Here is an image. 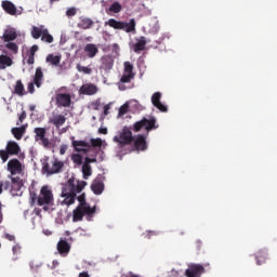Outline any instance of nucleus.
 <instances>
[{
	"instance_id": "f257e3e1",
	"label": "nucleus",
	"mask_w": 277,
	"mask_h": 277,
	"mask_svg": "<svg viewBox=\"0 0 277 277\" xmlns=\"http://www.w3.org/2000/svg\"><path fill=\"white\" fill-rule=\"evenodd\" d=\"M88 185L85 181H75V179H69L67 183L63 186L62 189V205H66V207H70V205H75V200H77V194H81L83 189Z\"/></svg>"
},
{
	"instance_id": "f03ea898",
	"label": "nucleus",
	"mask_w": 277,
	"mask_h": 277,
	"mask_svg": "<svg viewBox=\"0 0 277 277\" xmlns=\"http://www.w3.org/2000/svg\"><path fill=\"white\" fill-rule=\"evenodd\" d=\"M64 170V161L57 158H45L42 162V171L47 176H53V174H60Z\"/></svg>"
},
{
	"instance_id": "7ed1b4c3",
	"label": "nucleus",
	"mask_w": 277,
	"mask_h": 277,
	"mask_svg": "<svg viewBox=\"0 0 277 277\" xmlns=\"http://www.w3.org/2000/svg\"><path fill=\"white\" fill-rule=\"evenodd\" d=\"M158 128L159 126H157V118L149 116V118L144 117L142 120L134 122L131 129L134 131V133H140V131L144 129L148 135L150 131Z\"/></svg>"
},
{
	"instance_id": "20e7f679",
	"label": "nucleus",
	"mask_w": 277,
	"mask_h": 277,
	"mask_svg": "<svg viewBox=\"0 0 277 277\" xmlns=\"http://www.w3.org/2000/svg\"><path fill=\"white\" fill-rule=\"evenodd\" d=\"M105 25H108V27H111L113 29L126 31V34H131L135 31V19L133 18L130 19L129 23L120 22L115 18H109L107 22H105Z\"/></svg>"
},
{
	"instance_id": "39448f33",
	"label": "nucleus",
	"mask_w": 277,
	"mask_h": 277,
	"mask_svg": "<svg viewBox=\"0 0 277 277\" xmlns=\"http://www.w3.org/2000/svg\"><path fill=\"white\" fill-rule=\"evenodd\" d=\"M133 137L131 128L124 127L119 135L114 137V142H116L120 148H124V146H131V144H133Z\"/></svg>"
},
{
	"instance_id": "423d86ee",
	"label": "nucleus",
	"mask_w": 277,
	"mask_h": 277,
	"mask_svg": "<svg viewBox=\"0 0 277 277\" xmlns=\"http://www.w3.org/2000/svg\"><path fill=\"white\" fill-rule=\"evenodd\" d=\"M53 200H54L53 190H51V188H49V186H43L38 196L37 205L39 207H44V205L47 207H49V205L53 203Z\"/></svg>"
},
{
	"instance_id": "0eeeda50",
	"label": "nucleus",
	"mask_w": 277,
	"mask_h": 277,
	"mask_svg": "<svg viewBox=\"0 0 277 277\" xmlns=\"http://www.w3.org/2000/svg\"><path fill=\"white\" fill-rule=\"evenodd\" d=\"M35 142H38L43 148H51L53 143L47 137V128H35Z\"/></svg>"
},
{
	"instance_id": "6e6552de",
	"label": "nucleus",
	"mask_w": 277,
	"mask_h": 277,
	"mask_svg": "<svg viewBox=\"0 0 277 277\" xmlns=\"http://www.w3.org/2000/svg\"><path fill=\"white\" fill-rule=\"evenodd\" d=\"M93 213H96V207L83 208L81 206H77L74 210L72 222H81L84 215H93Z\"/></svg>"
},
{
	"instance_id": "1a4fd4ad",
	"label": "nucleus",
	"mask_w": 277,
	"mask_h": 277,
	"mask_svg": "<svg viewBox=\"0 0 277 277\" xmlns=\"http://www.w3.org/2000/svg\"><path fill=\"white\" fill-rule=\"evenodd\" d=\"M71 146L74 147L76 153H82L83 155H88V153L92 150V146L85 141H76L75 136H71Z\"/></svg>"
},
{
	"instance_id": "9d476101",
	"label": "nucleus",
	"mask_w": 277,
	"mask_h": 277,
	"mask_svg": "<svg viewBox=\"0 0 277 277\" xmlns=\"http://www.w3.org/2000/svg\"><path fill=\"white\" fill-rule=\"evenodd\" d=\"M205 274V266L202 264H190L185 271V276L187 277H200Z\"/></svg>"
},
{
	"instance_id": "9b49d317",
	"label": "nucleus",
	"mask_w": 277,
	"mask_h": 277,
	"mask_svg": "<svg viewBox=\"0 0 277 277\" xmlns=\"http://www.w3.org/2000/svg\"><path fill=\"white\" fill-rule=\"evenodd\" d=\"M55 101L57 107H70V104L72 103V98L68 93H57L55 95Z\"/></svg>"
},
{
	"instance_id": "f8f14e48",
	"label": "nucleus",
	"mask_w": 277,
	"mask_h": 277,
	"mask_svg": "<svg viewBox=\"0 0 277 277\" xmlns=\"http://www.w3.org/2000/svg\"><path fill=\"white\" fill-rule=\"evenodd\" d=\"M97 93L98 87L94 83H84L79 89V94H83L84 96H94Z\"/></svg>"
},
{
	"instance_id": "ddd939ff",
	"label": "nucleus",
	"mask_w": 277,
	"mask_h": 277,
	"mask_svg": "<svg viewBox=\"0 0 277 277\" xmlns=\"http://www.w3.org/2000/svg\"><path fill=\"white\" fill-rule=\"evenodd\" d=\"M11 195L12 196H23V180L21 177H12Z\"/></svg>"
},
{
	"instance_id": "4468645a",
	"label": "nucleus",
	"mask_w": 277,
	"mask_h": 277,
	"mask_svg": "<svg viewBox=\"0 0 277 277\" xmlns=\"http://www.w3.org/2000/svg\"><path fill=\"white\" fill-rule=\"evenodd\" d=\"M133 146L135 150H146L148 145L146 143V136L144 134H137L133 136Z\"/></svg>"
},
{
	"instance_id": "2eb2a0df",
	"label": "nucleus",
	"mask_w": 277,
	"mask_h": 277,
	"mask_svg": "<svg viewBox=\"0 0 277 277\" xmlns=\"http://www.w3.org/2000/svg\"><path fill=\"white\" fill-rule=\"evenodd\" d=\"M114 68V56L104 55L101 58L100 70H104V72H109Z\"/></svg>"
},
{
	"instance_id": "dca6fc26",
	"label": "nucleus",
	"mask_w": 277,
	"mask_h": 277,
	"mask_svg": "<svg viewBox=\"0 0 277 277\" xmlns=\"http://www.w3.org/2000/svg\"><path fill=\"white\" fill-rule=\"evenodd\" d=\"M151 103L156 109H159V111H168V106L161 103V92H155L151 95Z\"/></svg>"
},
{
	"instance_id": "f3484780",
	"label": "nucleus",
	"mask_w": 277,
	"mask_h": 277,
	"mask_svg": "<svg viewBox=\"0 0 277 277\" xmlns=\"http://www.w3.org/2000/svg\"><path fill=\"white\" fill-rule=\"evenodd\" d=\"M8 170L11 174H21L23 172V164H21L18 159H11L8 162Z\"/></svg>"
},
{
	"instance_id": "a211bd4d",
	"label": "nucleus",
	"mask_w": 277,
	"mask_h": 277,
	"mask_svg": "<svg viewBox=\"0 0 277 277\" xmlns=\"http://www.w3.org/2000/svg\"><path fill=\"white\" fill-rule=\"evenodd\" d=\"M1 5L2 10H4L6 14H10V16H16L18 9H16V5L12 3V1L3 0Z\"/></svg>"
},
{
	"instance_id": "6ab92c4d",
	"label": "nucleus",
	"mask_w": 277,
	"mask_h": 277,
	"mask_svg": "<svg viewBox=\"0 0 277 277\" xmlns=\"http://www.w3.org/2000/svg\"><path fill=\"white\" fill-rule=\"evenodd\" d=\"M91 189L93 194H95L96 196H101V194H103V190L105 189V184L103 183V180L96 177L91 184Z\"/></svg>"
},
{
	"instance_id": "aec40b11",
	"label": "nucleus",
	"mask_w": 277,
	"mask_h": 277,
	"mask_svg": "<svg viewBox=\"0 0 277 277\" xmlns=\"http://www.w3.org/2000/svg\"><path fill=\"white\" fill-rule=\"evenodd\" d=\"M50 124L60 129V127H64L66 124V116L64 115H54L52 118L49 119Z\"/></svg>"
},
{
	"instance_id": "412c9836",
	"label": "nucleus",
	"mask_w": 277,
	"mask_h": 277,
	"mask_svg": "<svg viewBox=\"0 0 277 277\" xmlns=\"http://www.w3.org/2000/svg\"><path fill=\"white\" fill-rule=\"evenodd\" d=\"M36 88H42V81H44V72H42V67H37L34 76Z\"/></svg>"
},
{
	"instance_id": "4be33fe9",
	"label": "nucleus",
	"mask_w": 277,
	"mask_h": 277,
	"mask_svg": "<svg viewBox=\"0 0 277 277\" xmlns=\"http://www.w3.org/2000/svg\"><path fill=\"white\" fill-rule=\"evenodd\" d=\"M84 53L90 58L96 57V55L98 54V48L94 43H88L84 47Z\"/></svg>"
},
{
	"instance_id": "5701e85b",
	"label": "nucleus",
	"mask_w": 277,
	"mask_h": 277,
	"mask_svg": "<svg viewBox=\"0 0 277 277\" xmlns=\"http://www.w3.org/2000/svg\"><path fill=\"white\" fill-rule=\"evenodd\" d=\"M57 251L61 254H68V252H70V243H68V241L61 239L57 242Z\"/></svg>"
},
{
	"instance_id": "b1692460",
	"label": "nucleus",
	"mask_w": 277,
	"mask_h": 277,
	"mask_svg": "<svg viewBox=\"0 0 277 277\" xmlns=\"http://www.w3.org/2000/svg\"><path fill=\"white\" fill-rule=\"evenodd\" d=\"M94 21L89 17H80V21L78 23L79 29H92Z\"/></svg>"
},
{
	"instance_id": "393cba45",
	"label": "nucleus",
	"mask_w": 277,
	"mask_h": 277,
	"mask_svg": "<svg viewBox=\"0 0 277 277\" xmlns=\"http://www.w3.org/2000/svg\"><path fill=\"white\" fill-rule=\"evenodd\" d=\"M6 150L9 155H18V153H21V147L18 146V143L10 141L6 144Z\"/></svg>"
},
{
	"instance_id": "a878e982",
	"label": "nucleus",
	"mask_w": 277,
	"mask_h": 277,
	"mask_svg": "<svg viewBox=\"0 0 277 277\" xmlns=\"http://www.w3.org/2000/svg\"><path fill=\"white\" fill-rule=\"evenodd\" d=\"M15 38H18V35L14 29H6L2 36L4 42H12Z\"/></svg>"
},
{
	"instance_id": "bb28decb",
	"label": "nucleus",
	"mask_w": 277,
	"mask_h": 277,
	"mask_svg": "<svg viewBox=\"0 0 277 277\" xmlns=\"http://www.w3.org/2000/svg\"><path fill=\"white\" fill-rule=\"evenodd\" d=\"M144 49H146V37H141L133 45V51L134 53H140V51H144Z\"/></svg>"
},
{
	"instance_id": "cd10ccee",
	"label": "nucleus",
	"mask_w": 277,
	"mask_h": 277,
	"mask_svg": "<svg viewBox=\"0 0 277 277\" xmlns=\"http://www.w3.org/2000/svg\"><path fill=\"white\" fill-rule=\"evenodd\" d=\"M44 26H32L31 28V36L35 40H38L39 38H42V35L44 34Z\"/></svg>"
},
{
	"instance_id": "c85d7f7f",
	"label": "nucleus",
	"mask_w": 277,
	"mask_h": 277,
	"mask_svg": "<svg viewBox=\"0 0 277 277\" xmlns=\"http://www.w3.org/2000/svg\"><path fill=\"white\" fill-rule=\"evenodd\" d=\"M267 256H268V254L265 250H260L255 254L256 265H263L267 261Z\"/></svg>"
},
{
	"instance_id": "c756f323",
	"label": "nucleus",
	"mask_w": 277,
	"mask_h": 277,
	"mask_svg": "<svg viewBox=\"0 0 277 277\" xmlns=\"http://www.w3.org/2000/svg\"><path fill=\"white\" fill-rule=\"evenodd\" d=\"M45 62L48 64H51V66H60V63L62 62V56L49 54L45 58Z\"/></svg>"
},
{
	"instance_id": "7c9ffc66",
	"label": "nucleus",
	"mask_w": 277,
	"mask_h": 277,
	"mask_svg": "<svg viewBox=\"0 0 277 277\" xmlns=\"http://www.w3.org/2000/svg\"><path fill=\"white\" fill-rule=\"evenodd\" d=\"M14 93L17 94V96H25V85L22 80L15 82Z\"/></svg>"
},
{
	"instance_id": "2f4dec72",
	"label": "nucleus",
	"mask_w": 277,
	"mask_h": 277,
	"mask_svg": "<svg viewBox=\"0 0 277 277\" xmlns=\"http://www.w3.org/2000/svg\"><path fill=\"white\" fill-rule=\"evenodd\" d=\"M12 133L15 140H23V135H25V127L13 128Z\"/></svg>"
},
{
	"instance_id": "473e14b6",
	"label": "nucleus",
	"mask_w": 277,
	"mask_h": 277,
	"mask_svg": "<svg viewBox=\"0 0 277 277\" xmlns=\"http://www.w3.org/2000/svg\"><path fill=\"white\" fill-rule=\"evenodd\" d=\"M6 66H12V58L10 56H1L0 57V68L1 70H4Z\"/></svg>"
},
{
	"instance_id": "72a5a7b5",
	"label": "nucleus",
	"mask_w": 277,
	"mask_h": 277,
	"mask_svg": "<svg viewBox=\"0 0 277 277\" xmlns=\"http://www.w3.org/2000/svg\"><path fill=\"white\" fill-rule=\"evenodd\" d=\"M82 174H83V179L85 180L90 179V176H92V166L83 163Z\"/></svg>"
},
{
	"instance_id": "f704fd0d",
	"label": "nucleus",
	"mask_w": 277,
	"mask_h": 277,
	"mask_svg": "<svg viewBox=\"0 0 277 277\" xmlns=\"http://www.w3.org/2000/svg\"><path fill=\"white\" fill-rule=\"evenodd\" d=\"M41 41L47 42L48 44L53 43V36L49 34V29L45 28V30H43V35H41Z\"/></svg>"
},
{
	"instance_id": "c9c22d12",
	"label": "nucleus",
	"mask_w": 277,
	"mask_h": 277,
	"mask_svg": "<svg viewBox=\"0 0 277 277\" xmlns=\"http://www.w3.org/2000/svg\"><path fill=\"white\" fill-rule=\"evenodd\" d=\"M108 11L114 12V14H120V12H122V4H120V2H114Z\"/></svg>"
},
{
	"instance_id": "e433bc0d",
	"label": "nucleus",
	"mask_w": 277,
	"mask_h": 277,
	"mask_svg": "<svg viewBox=\"0 0 277 277\" xmlns=\"http://www.w3.org/2000/svg\"><path fill=\"white\" fill-rule=\"evenodd\" d=\"M77 200L79 202L78 207H82L84 209H92L88 202H85V193L81 194L80 196L77 197Z\"/></svg>"
},
{
	"instance_id": "4c0bfd02",
	"label": "nucleus",
	"mask_w": 277,
	"mask_h": 277,
	"mask_svg": "<svg viewBox=\"0 0 277 277\" xmlns=\"http://www.w3.org/2000/svg\"><path fill=\"white\" fill-rule=\"evenodd\" d=\"M93 158L90 157H85L84 158V164L90 166V163H96V156L98 155V150H96V148H93Z\"/></svg>"
},
{
	"instance_id": "58836bf2",
	"label": "nucleus",
	"mask_w": 277,
	"mask_h": 277,
	"mask_svg": "<svg viewBox=\"0 0 277 277\" xmlns=\"http://www.w3.org/2000/svg\"><path fill=\"white\" fill-rule=\"evenodd\" d=\"M29 196H30L31 205H36V202L38 203V196L39 195L34 189V186H31L29 188Z\"/></svg>"
},
{
	"instance_id": "ea45409f",
	"label": "nucleus",
	"mask_w": 277,
	"mask_h": 277,
	"mask_svg": "<svg viewBox=\"0 0 277 277\" xmlns=\"http://www.w3.org/2000/svg\"><path fill=\"white\" fill-rule=\"evenodd\" d=\"M78 72H83V75H92V68L90 67H85V66H82L80 64H78L76 66Z\"/></svg>"
},
{
	"instance_id": "a19ab883",
	"label": "nucleus",
	"mask_w": 277,
	"mask_h": 277,
	"mask_svg": "<svg viewBox=\"0 0 277 277\" xmlns=\"http://www.w3.org/2000/svg\"><path fill=\"white\" fill-rule=\"evenodd\" d=\"M71 161L76 163V166H81L83 163V157L81 154L71 155Z\"/></svg>"
},
{
	"instance_id": "79ce46f5",
	"label": "nucleus",
	"mask_w": 277,
	"mask_h": 277,
	"mask_svg": "<svg viewBox=\"0 0 277 277\" xmlns=\"http://www.w3.org/2000/svg\"><path fill=\"white\" fill-rule=\"evenodd\" d=\"M123 66H124L123 74L135 75V74H133V65L131 64V62H124Z\"/></svg>"
},
{
	"instance_id": "37998d69",
	"label": "nucleus",
	"mask_w": 277,
	"mask_h": 277,
	"mask_svg": "<svg viewBox=\"0 0 277 277\" xmlns=\"http://www.w3.org/2000/svg\"><path fill=\"white\" fill-rule=\"evenodd\" d=\"M135 75H131V74H124L122 75L120 81L121 83H131V80L134 79Z\"/></svg>"
},
{
	"instance_id": "c03bdc74",
	"label": "nucleus",
	"mask_w": 277,
	"mask_h": 277,
	"mask_svg": "<svg viewBox=\"0 0 277 277\" xmlns=\"http://www.w3.org/2000/svg\"><path fill=\"white\" fill-rule=\"evenodd\" d=\"M90 144L93 148H101V146H103V140L101 138H91L90 140Z\"/></svg>"
},
{
	"instance_id": "a18cd8bd",
	"label": "nucleus",
	"mask_w": 277,
	"mask_h": 277,
	"mask_svg": "<svg viewBox=\"0 0 277 277\" xmlns=\"http://www.w3.org/2000/svg\"><path fill=\"white\" fill-rule=\"evenodd\" d=\"M5 48L9 49V51H12V53H18V45L14 42L6 43Z\"/></svg>"
},
{
	"instance_id": "49530a36",
	"label": "nucleus",
	"mask_w": 277,
	"mask_h": 277,
	"mask_svg": "<svg viewBox=\"0 0 277 277\" xmlns=\"http://www.w3.org/2000/svg\"><path fill=\"white\" fill-rule=\"evenodd\" d=\"M0 159H2L3 163H5V161H8V159H10V153L3 149H0Z\"/></svg>"
},
{
	"instance_id": "de8ad7c7",
	"label": "nucleus",
	"mask_w": 277,
	"mask_h": 277,
	"mask_svg": "<svg viewBox=\"0 0 277 277\" xmlns=\"http://www.w3.org/2000/svg\"><path fill=\"white\" fill-rule=\"evenodd\" d=\"M1 187L2 189H4L5 192H8V189L10 190V194H12V182L10 181H5L1 183Z\"/></svg>"
},
{
	"instance_id": "09e8293b",
	"label": "nucleus",
	"mask_w": 277,
	"mask_h": 277,
	"mask_svg": "<svg viewBox=\"0 0 277 277\" xmlns=\"http://www.w3.org/2000/svg\"><path fill=\"white\" fill-rule=\"evenodd\" d=\"M128 111H129V104H123V105L119 108L118 116H124Z\"/></svg>"
},
{
	"instance_id": "8fccbe9b",
	"label": "nucleus",
	"mask_w": 277,
	"mask_h": 277,
	"mask_svg": "<svg viewBox=\"0 0 277 277\" xmlns=\"http://www.w3.org/2000/svg\"><path fill=\"white\" fill-rule=\"evenodd\" d=\"M77 14V9L76 8H69L66 11V16L71 17L75 16Z\"/></svg>"
},
{
	"instance_id": "3c124183",
	"label": "nucleus",
	"mask_w": 277,
	"mask_h": 277,
	"mask_svg": "<svg viewBox=\"0 0 277 277\" xmlns=\"http://www.w3.org/2000/svg\"><path fill=\"white\" fill-rule=\"evenodd\" d=\"M35 85H36L35 81L28 83L27 90H28L29 94H34V92H36Z\"/></svg>"
},
{
	"instance_id": "603ef678",
	"label": "nucleus",
	"mask_w": 277,
	"mask_h": 277,
	"mask_svg": "<svg viewBox=\"0 0 277 277\" xmlns=\"http://www.w3.org/2000/svg\"><path fill=\"white\" fill-rule=\"evenodd\" d=\"M26 62L29 66L34 65V63L36 62V56L34 54H29Z\"/></svg>"
},
{
	"instance_id": "864d4df0",
	"label": "nucleus",
	"mask_w": 277,
	"mask_h": 277,
	"mask_svg": "<svg viewBox=\"0 0 277 277\" xmlns=\"http://www.w3.org/2000/svg\"><path fill=\"white\" fill-rule=\"evenodd\" d=\"M21 250H22V247L18 243L13 246L12 248L13 254H21Z\"/></svg>"
},
{
	"instance_id": "5fc2aeb1",
	"label": "nucleus",
	"mask_w": 277,
	"mask_h": 277,
	"mask_svg": "<svg viewBox=\"0 0 277 277\" xmlns=\"http://www.w3.org/2000/svg\"><path fill=\"white\" fill-rule=\"evenodd\" d=\"M148 0H132L133 5H141L142 8H145L144 2Z\"/></svg>"
},
{
	"instance_id": "6e6d98bb",
	"label": "nucleus",
	"mask_w": 277,
	"mask_h": 277,
	"mask_svg": "<svg viewBox=\"0 0 277 277\" xmlns=\"http://www.w3.org/2000/svg\"><path fill=\"white\" fill-rule=\"evenodd\" d=\"M66 150H68V145H61L60 155H66Z\"/></svg>"
},
{
	"instance_id": "4d7b16f0",
	"label": "nucleus",
	"mask_w": 277,
	"mask_h": 277,
	"mask_svg": "<svg viewBox=\"0 0 277 277\" xmlns=\"http://www.w3.org/2000/svg\"><path fill=\"white\" fill-rule=\"evenodd\" d=\"M4 239H8V241H15L16 237L11 234H5Z\"/></svg>"
},
{
	"instance_id": "13d9d810",
	"label": "nucleus",
	"mask_w": 277,
	"mask_h": 277,
	"mask_svg": "<svg viewBox=\"0 0 277 277\" xmlns=\"http://www.w3.org/2000/svg\"><path fill=\"white\" fill-rule=\"evenodd\" d=\"M109 109H111V105L106 104L104 106V116H109Z\"/></svg>"
},
{
	"instance_id": "bf43d9fd",
	"label": "nucleus",
	"mask_w": 277,
	"mask_h": 277,
	"mask_svg": "<svg viewBox=\"0 0 277 277\" xmlns=\"http://www.w3.org/2000/svg\"><path fill=\"white\" fill-rule=\"evenodd\" d=\"M27 118V113L23 110L18 117L19 122H23Z\"/></svg>"
},
{
	"instance_id": "052dcab7",
	"label": "nucleus",
	"mask_w": 277,
	"mask_h": 277,
	"mask_svg": "<svg viewBox=\"0 0 277 277\" xmlns=\"http://www.w3.org/2000/svg\"><path fill=\"white\" fill-rule=\"evenodd\" d=\"M38 51V45H32L31 48H30V53H29V55H35L36 56V52Z\"/></svg>"
},
{
	"instance_id": "680f3d73",
	"label": "nucleus",
	"mask_w": 277,
	"mask_h": 277,
	"mask_svg": "<svg viewBox=\"0 0 277 277\" xmlns=\"http://www.w3.org/2000/svg\"><path fill=\"white\" fill-rule=\"evenodd\" d=\"M201 266L203 267V273H206L207 269H211V264L209 263H203Z\"/></svg>"
},
{
	"instance_id": "e2e57ef3",
	"label": "nucleus",
	"mask_w": 277,
	"mask_h": 277,
	"mask_svg": "<svg viewBox=\"0 0 277 277\" xmlns=\"http://www.w3.org/2000/svg\"><path fill=\"white\" fill-rule=\"evenodd\" d=\"M98 133H102V135H107V128H100Z\"/></svg>"
},
{
	"instance_id": "0e129e2a",
	"label": "nucleus",
	"mask_w": 277,
	"mask_h": 277,
	"mask_svg": "<svg viewBox=\"0 0 277 277\" xmlns=\"http://www.w3.org/2000/svg\"><path fill=\"white\" fill-rule=\"evenodd\" d=\"M78 277H90V274L88 272L79 273Z\"/></svg>"
},
{
	"instance_id": "69168bd1",
	"label": "nucleus",
	"mask_w": 277,
	"mask_h": 277,
	"mask_svg": "<svg viewBox=\"0 0 277 277\" xmlns=\"http://www.w3.org/2000/svg\"><path fill=\"white\" fill-rule=\"evenodd\" d=\"M57 265H60V262L57 260H54L52 262V269H55V267H57Z\"/></svg>"
},
{
	"instance_id": "338daca9",
	"label": "nucleus",
	"mask_w": 277,
	"mask_h": 277,
	"mask_svg": "<svg viewBox=\"0 0 277 277\" xmlns=\"http://www.w3.org/2000/svg\"><path fill=\"white\" fill-rule=\"evenodd\" d=\"M171 274H172V276H179V271L172 269V271H171Z\"/></svg>"
},
{
	"instance_id": "774afa93",
	"label": "nucleus",
	"mask_w": 277,
	"mask_h": 277,
	"mask_svg": "<svg viewBox=\"0 0 277 277\" xmlns=\"http://www.w3.org/2000/svg\"><path fill=\"white\" fill-rule=\"evenodd\" d=\"M29 109H30L31 111H36V105H30V106H29Z\"/></svg>"
}]
</instances>
